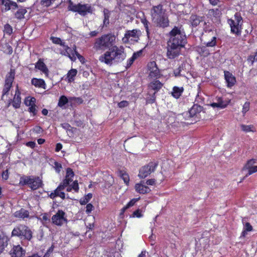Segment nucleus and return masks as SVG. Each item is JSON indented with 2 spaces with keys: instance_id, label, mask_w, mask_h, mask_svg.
Masks as SVG:
<instances>
[{
  "instance_id": "774afa93",
  "label": "nucleus",
  "mask_w": 257,
  "mask_h": 257,
  "mask_svg": "<svg viewBox=\"0 0 257 257\" xmlns=\"http://www.w3.org/2000/svg\"><path fill=\"white\" fill-rule=\"evenodd\" d=\"M148 255V252L146 250H143L141 252V253L138 255V257H147Z\"/></svg>"
},
{
  "instance_id": "0e129e2a",
  "label": "nucleus",
  "mask_w": 257,
  "mask_h": 257,
  "mask_svg": "<svg viewBox=\"0 0 257 257\" xmlns=\"http://www.w3.org/2000/svg\"><path fill=\"white\" fill-rule=\"evenodd\" d=\"M76 192H78L79 190L78 184L77 181H74L73 183L72 187H71Z\"/></svg>"
},
{
  "instance_id": "a19ab883",
  "label": "nucleus",
  "mask_w": 257,
  "mask_h": 257,
  "mask_svg": "<svg viewBox=\"0 0 257 257\" xmlns=\"http://www.w3.org/2000/svg\"><path fill=\"white\" fill-rule=\"evenodd\" d=\"M4 32L5 33L10 35L13 33L12 27L9 24H6L4 26Z\"/></svg>"
},
{
  "instance_id": "f8f14e48",
  "label": "nucleus",
  "mask_w": 257,
  "mask_h": 257,
  "mask_svg": "<svg viewBox=\"0 0 257 257\" xmlns=\"http://www.w3.org/2000/svg\"><path fill=\"white\" fill-rule=\"evenodd\" d=\"M148 68L150 71L149 76L151 78L158 77L160 75L159 70L155 61L150 62L148 64Z\"/></svg>"
},
{
  "instance_id": "09e8293b",
  "label": "nucleus",
  "mask_w": 257,
  "mask_h": 257,
  "mask_svg": "<svg viewBox=\"0 0 257 257\" xmlns=\"http://www.w3.org/2000/svg\"><path fill=\"white\" fill-rule=\"evenodd\" d=\"M257 172V166H253L252 168L248 171V173L246 175L245 177H247L251 174Z\"/></svg>"
},
{
  "instance_id": "8fccbe9b",
  "label": "nucleus",
  "mask_w": 257,
  "mask_h": 257,
  "mask_svg": "<svg viewBox=\"0 0 257 257\" xmlns=\"http://www.w3.org/2000/svg\"><path fill=\"white\" fill-rule=\"evenodd\" d=\"M54 168H55L56 171L58 173H59L61 171V169L62 168V165L61 164L59 163L58 162H54Z\"/></svg>"
},
{
  "instance_id": "c85d7f7f",
  "label": "nucleus",
  "mask_w": 257,
  "mask_h": 257,
  "mask_svg": "<svg viewBox=\"0 0 257 257\" xmlns=\"http://www.w3.org/2000/svg\"><path fill=\"white\" fill-rule=\"evenodd\" d=\"M77 73V71L75 69H72L68 71L67 78L69 82H71L74 81V77L76 75Z\"/></svg>"
},
{
  "instance_id": "4be33fe9",
  "label": "nucleus",
  "mask_w": 257,
  "mask_h": 257,
  "mask_svg": "<svg viewBox=\"0 0 257 257\" xmlns=\"http://www.w3.org/2000/svg\"><path fill=\"white\" fill-rule=\"evenodd\" d=\"M35 68L43 72L45 74L48 75L49 70L42 60L39 59L35 65Z\"/></svg>"
},
{
  "instance_id": "c9c22d12",
  "label": "nucleus",
  "mask_w": 257,
  "mask_h": 257,
  "mask_svg": "<svg viewBox=\"0 0 257 257\" xmlns=\"http://www.w3.org/2000/svg\"><path fill=\"white\" fill-rule=\"evenodd\" d=\"M198 51L201 55L204 56H207L209 54V50L205 46L198 48Z\"/></svg>"
},
{
  "instance_id": "69168bd1",
  "label": "nucleus",
  "mask_w": 257,
  "mask_h": 257,
  "mask_svg": "<svg viewBox=\"0 0 257 257\" xmlns=\"http://www.w3.org/2000/svg\"><path fill=\"white\" fill-rule=\"evenodd\" d=\"M104 13V20H109V15L108 13V11L107 10L104 9L103 11Z\"/></svg>"
},
{
  "instance_id": "f03ea898",
  "label": "nucleus",
  "mask_w": 257,
  "mask_h": 257,
  "mask_svg": "<svg viewBox=\"0 0 257 257\" xmlns=\"http://www.w3.org/2000/svg\"><path fill=\"white\" fill-rule=\"evenodd\" d=\"M168 42L183 48L187 43L186 36L181 27L175 26L169 32Z\"/></svg>"
},
{
  "instance_id": "4468645a",
  "label": "nucleus",
  "mask_w": 257,
  "mask_h": 257,
  "mask_svg": "<svg viewBox=\"0 0 257 257\" xmlns=\"http://www.w3.org/2000/svg\"><path fill=\"white\" fill-rule=\"evenodd\" d=\"M25 251L20 245H14L10 251L11 257H21L25 254Z\"/></svg>"
},
{
  "instance_id": "6e6552de",
  "label": "nucleus",
  "mask_w": 257,
  "mask_h": 257,
  "mask_svg": "<svg viewBox=\"0 0 257 257\" xmlns=\"http://www.w3.org/2000/svg\"><path fill=\"white\" fill-rule=\"evenodd\" d=\"M158 164L156 162H150L147 165L142 167L139 171V177L140 178H145L154 172L158 166Z\"/></svg>"
},
{
  "instance_id": "603ef678",
  "label": "nucleus",
  "mask_w": 257,
  "mask_h": 257,
  "mask_svg": "<svg viewBox=\"0 0 257 257\" xmlns=\"http://www.w3.org/2000/svg\"><path fill=\"white\" fill-rule=\"evenodd\" d=\"M135 60L136 59L135 56H132V57L130 58L127 61V64L125 66L126 68H129L132 65Z\"/></svg>"
},
{
  "instance_id": "49530a36",
  "label": "nucleus",
  "mask_w": 257,
  "mask_h": 257,
  "mask_svg": "<svg viewBox=\"0 0 257 257\" xmlns=\"http://www.w3.org/2000/svg\"><path fill=\"white\" fill-rule=\"evenodd\" d=\"M209 12L215 17H219L221 15V12L218 9L210 10Z\"/></svg>"
},
{
  "instance_id": "58836bf2",
  "label": "nucleus",
  "mask_w": 257,
  "mask_h": 257,
  "mask_svg": "<svg viewBox=\"0 0 257 257\" xmlns=\"http://www.w3.org/2000/svg\"><path fill=\"white\" fill-rule=\"evenodd\" d=\"M36 99L34 97H28L25 100V103L26 105L31 106L35 104Z\"/></svg>"
},
{
  "instance_id": "0eeeda50",
  "label": "nucleus",
  "mask_w": 257,
  "mask_h": 257,
  "mask_svg": "<svg viewBox=\"0 0 257 257\" xmlns=\"http://www.w3.org/2000/svg\"><path fill=\"white\" fill-rule=\"evenodd\" d=\"M15 71L14 69H11L10 72L7 75L4 87L3 90V94L2 99H4L6 95H7L12 87V83L15 79Z\"/></svg>"
},
{
  "instance_id": "052dcab7",
  "label": "nucleus",
  "mask_w": 257,
  "mask_h": 257,
  "mask_svg": "<svg viewBox=\"0 0 257 257\" xmlns=\"http://www.w3.org/2000/svg\"><path fill=\"white\" fill-rule=\"evenodd\" d=\"M244 229L248 231H250L252 230V227L249 223L246 222L244 225Z\"/></svg>"
},
{
  "instance_id": "a878e982",
  "label": "nucleus",
  "mask_w": 257,
  "mask_h": 257,
  "mask_svg": "<svg viewBox=\"0 0 257 257\" xmlns=\"http://www.w3.org/2000/svg\"><path fill=\"white\" fill-rule=\"evenodd\" d=\"M29 215V213L28 211H27L23 208L21 209L19 211H17L14 213L15 217L23 218V219L26 217H28Z\"/></svg>"
},
{
  "instance_id": "473e14b6",
  "label": "nucleus",
  "mask_w": 257,
  "mask_h": 257,
  "mask_svg": "<svg viewBox=\"0 0 257 257\" xmlns=\"http://www.w3.org/2000/svg\"><path fill=\"white\" fill-rule=\"evenodd\" d=\"M256 163V160L252 159L248 160L245 166L243 168V170H248V171L253 166V165Z\"/></svg>"
},
{
  "instance_id": "f704fd0d",
  "label": "nucleus",
  "mask_w": 257,
  "mask_h": 257,
  "mask_svg": "<svg viewBox=\"0 0 257 257\" xmlns=\"http://www.w3.org/2000/svg\"><path fill=\"white\" fill-rule=\"evenodd\" d=\"M68 102V100L67 98L65 96L62 95L59 98L58 105L60 107H62L65 104L67 103Z\"/></svg>"
},
{
  "instance_id": "bb28decb",
  "label": "nucleus",
  "mask_w": 257,
  "mask_h": 257,
  "mask_svg": "<svg viewBox=\"0 0 257 257\" xmlns=\"http://www.w3.org/2000/svg\"><path fill=\"white\" fill-rule=\"evenodd\" d=\"M184 91V89L182 87H179L174 86L173 88V91L172 92V96L175 98H179L181 95L182 93Z\"/></svg>"
},
{
  "instance_id": "423d86ee",
  "label": "nucleus",
  "mask_w": 257,
  "mask_h": 257,
  "mask_svg": "<svg viewBox=\"0 0 257 257\" xmlns=\"http://www.w3.org/2000/svg\"><path fill=\"white\" fill-rule=\"evenodd\" d=\"M141 35V32L139 30H127L125 31L124 36L122 38V41L125 44L130 42L131 43H137L138 42Z\"/></svg>"
},
{
  "instance_id": "aec40b11",
  "label": "nucleus",
  "mask_w": 257,
  "mask_h": 257,
  "mask_svg": "<svg viewBox=\"0 0 257 257\" xmlns=\"http://www.w3.org/2000/svg\"><path fill=\"white\" fill-rule=\"evenodd\" d=\"M2 5L5 7L6 11L11 9L15 10L18 8V5L16 2L11 1L10 0H0Z\"/></svg>"
},
{
  "instance_id": "13d9d810",
  "label": "nucleus",
  "mask_w": 257,
  "mask_h": 257,
  "mask_svg": "<svg viewBox=\"0 0 257 257\" xmlns=\"http://www.w3.org/2000/svg\"><path fill=\"white\" fill-rule=\"evenodd\" d=\"M72 181V179H67L65 178V179L63 181V182L61 183L63 184V185H64V186L66 187L68 186L69 183L71 182Z\"/></svg>"
},
{
  "instance_id": "e2e57ef3",
  "label": "nucleus",
  "mask_w": 257,
  "mask_h": 257,
  "mask_svg": "<svg viewBox=\"0 0 257 257\" xmlns=\"http://www.w3.org/2000/svg\"><path fill=\"white\" fill-rule=\"evenodd\" d=\"M138 199H133L132 200H131L126 205L128 208H130V207L133 206L135 203L138 201Z\"/></svg>"
},
{
  "instance_id": "6ab92c4d",
  "label": "nucleus",
  "mask_w": 257,
  "mask_h": 257,
  "mask_svg": "<svg viewBox=\"0 0 257 257\" xmlns=\"http://www.w3.org/2000/svg\"><path fill=\"white\" fill-rule=\"evenodd\" d=\"M9 240L8 236L3 232L0 233V254L2 253L5 248L8 246Z\"/></svg>"
},
{
  "instance_id": "9d476101",
  "label": "nucleus",
  "mask_w": 257,
  "mask_h": 257,
  "mask_svg": "<svg viewBox=\"0 0 257 257\" xmlns=\"http://www.w3.org/2000/svg\"><path fill=\"white\" fill-rule=\"evenodd\" d=\"M65 213L62 210H59L57 213L52 216V222L57 226H62L67 222V219L65 216Z\"/></svg>"
},
{
  "instance_id": "79ce46f5",
  "label": "nucleus",
  "mask_w": 257,
  "mask_h": 257,
  "mask_svg": "<svg viewBox=\"0 0 257 257\" xmlns=\"http://www.w3.org/2000/svg\"><path fill=\"white\" fill-rule=\"evenodd\" d=\"M234 19L233 20V21H234L235 23H239V24H241V23L242 19L240 14L238 13H235L234 16Z\"/></svg>"
},
{
  "instance_id": "1a4fd4ad",
  "label": "nucleus",
  "mask_w": 257,
  "mask_h": 257,
  "mask_svg": "<svg viewBox=\"0 0 257 257\" xmlns=\"http://www.w3.org/2000/svg\"><path fill=\"white\" fill-rule=\"evenodd\" d=\"M182 47L173 43L167 42L166 55L168 59H173L178 57L181 53Z\"/></svg>"
},
{
  "instance_id": "c756f323",
  "label": "nucleus",
  "mask_w": 257,
  "mask_h": 257,
  "mask_svg": "<svg viewBox=\"0 0 257 257\" xmlns=\"http://www.w3.org/2000/svg\"><path fill=\"white\" fill-rule=\"evenodd\" d=\"M51 40H52L53 43L56 44H59L61 46L64 47L66 50L69 49V48L67 46L65 45V43L62 42L61 39L59 38L51 37Z\"/></svg>"
},
{
  "instance_id": "f257e3e1",
  "label": "nucleus",
  "mask_w": 257,
  "mask_h": 257,
  "mask_svg": "<svg viewBox=\"0 0 257 257\" xmlns=\"http://www.w3.org/2000/svg\"><path fill=\"white\" fill-rule=\"evenodd\" d=\"M124 48L122 46L113 45L99 58V60L107 65L122 62L126 58Z\"/></svg>"
},
{
  "instance_id": "a18cd8bd",
  "label": "nucleus",
  "mask_w": 257,
  "mask_h": 257,
  "mask_svg": "<svg viewBox=\"0 0 257 257\" xmlns=\"http://www.w3.org/2000/svg\"><path fill=\"white\" fill-rule=\"evenodd\" d=\"M74 175V174L72 170L69 168H67L65 178L72 179V178L73 177Z\"/></svg>"
},
{
  "instance_id": "338daca9",
  "label": "nucleus",
  "mask_w": 257,
  "mask_h": 257,
  "mask_svg": "<svg viewBox=\"0 0 257 257\" xmlns=\"http://www.w3.org/2000/svg\"><path fill=\"white\" fill-rule=\"evenodd\" d=\"M156 180L154 179H149L146 181V184L148 185H153L155 184Z\"/></svg>"
},
{
  "instance_id": "9b49d317",
  "label": "nucleus",
  "mask_w": 257,
  "mask_h": 257,
  "mask_svg": "<svg viewBox=\"0 0 257 257\" xmlns=\"http://www.w3.org/2000/svg\"><path fill=\"white\" fill-rule=\"evenodd\" d=\"M152 20L157 26L160 28H165L169 26V21L166 14L158 18L156 17Z\"/></svg>"
},
{
  "instance_id": "e433bc0d",
  "label": "nucleus",
  "mask_w": 257,
  "mask_h": 257,
  "mask_svg": "<svg viewBox=\"0 0 257 257\" xmlns=\"http://www.w3.org/2000/svg\"><path fill=\"white\" fill-rule=\"evenodd\" d=\"M30 176H23L21 177L20 179L19 184L21 186L27 185L29 180Z\"/></svg>"
},
{
  "instance_id": "dca6fc26",
  "label": "nucleus",
  "mask_w": 257,
  "mask_h": 257,
  "mask_svg": "<svg viewBox=\"0 0 257 257\" xmlns=\"http://www.w3.org/2000/svg\"><path fill=\"white\" fill-rule=\"evenodd\" d=\"M163 6L160 4L156 6H154L152 10V20L155 19L156 17H159L164 14H166L164 11L163 10Z\"/></svg>"
},
{
  "instance_id": "864d4df0",
  "label": "nucleus",
  "mask_w": 257,
  "mask_h": 257,
  "mask_svg": "<svg viewBox=\"0 0 257 257\" xmlns=\"http://www.w3.org/2000/svg\"><path fill=\"white\" fill-rule=\"evenodd\" d=\"M86 208V212L87 214H89L93 209L94 207L91 203H89V204H87Z\"/></svg>"
},
{
  "instance_id": "a211bd4d",
  "label": "nucleus",
  "mask_w": 257,
  "mask_h": 257,
  "mask_svg": "<svg viewBox=\"0 0 257 257\" xmlns=\"http://www.w3.org/2000/svg\"><path fill=\"white\" fill-rule=\"evenodd\" d=\"M224 73L225 79L227 84V87H231L236 82L235 77L229 71H224Z\"/></svg>"
},
{
  "instance_id": "ddd939ff",
  "label": "nucleus",
  "mask_w": 257,
  "mask_h": 257,
  "mask_svg": "<svg viewBox=\"0 0 257 257\" xmlns=\"http://www.w3.org/2000/svg\"><path fill=\"white\" fill-rule=\"evenodd\" d=\"M21 92L19 90L18 85H17L16 93L15 96L14 97L13 100L11 99L9 100V106L10 105L11 102H13V106L15 108H18L20 107V104L21 103V98L20 97Z\"/></svg>"
},
{
  "instance_id": "2eb2a0df",
  "label": "nucleus",
  "mask_w": 257,
  "mask_h": 257,
  "mask_svg": "<svg viewBox=\"0 0 257 257\" xmlns=\"http://www.w3.org/2000/svg\"><path fill=\"white\" fill-rule=\"evenodd\" d=\"M228 23L231 28V33L236 34V35H239L241 34V24L239 23H235L233 20L229 19Z\"/></svg>"
},
{
  "instance_id": "5701e85b",
  "label": "nucleus",
  "mask_w": 257,
  "mask_h": 257,
  "mask_svg": "<svg viewBox=\"0 0 257 257\" xmlns=\"http://www.w3.org/2000/svg\"><path fill=\"white\" fill-rule=\"evenodd\" d=\"M203 107L198 104H194L189 111L190 117H193L202 111Z\"/></svg>"
},
{
  "instance_id": "4d7b16f0",
  "label": "nucleus",
  "mask_w": 257,
  "mask_h": 257,
  "mask_svg": "<svg viewBox=\"0 0 257 257\" xmlns=\"http://www.w3.org/2000/svg\"><path fill=\"white\" fill-rule=\"evenodd\" d=\"M73 51H74V53L72 54V55L73 56L71 57L70 55H69V57L72 60V61H74L75 59H76V58L74 57V54L77 56V55L78 54H79L78 53V52L76 51V46H74V47L73 48Z\"/></svg>"
},
{
  "instance_id": "2f4dec72",
  "label": "nucleus",
  "mask_w": 257,
  "mask_h": 257,
  "mask_svg": "<svg viewBox=\"0 0 257 257\" xmlns=\"http://www.w3.org/2000/svg\"><path fill=\"white\" fill-rule=\"evenodd\" d=\"M240 127L242 131L245 133H248L250 132H254V127L252 125H245V124H241Z\"/></svg>"
},
{
  "instance_id": "5fc2aeb1",
  "label": "nucleus",
  "mask_w": 257,
  "mask_h": 257,
  "mask_svg": "<svg viewBox=\"0 0 257 257\" xmlns=\"http://www.w3.org/2000/svg\"><path fill=\"white\" fill-rule=\"evenodd\" d=\"M128 105V102L127 101L123 100L118 103V106L120 108H123L127 106Z\"/></svg>"
},
{
  "instance_id": "393cba45",
  "label": "nucleus",
  "mask_w": 257,
  "mask_h": 257,
  "mask_svg": "<svg viewBox=\"0 0 257 257\" xmlns=\"http://www.w3.org/2000/svg\"><path fill=\"white\" fill-rule=\"evenodd\" d=\"M190 20L193 27H197L203 21L202 17L196 15H192Z\"/></svg>"
},
{
  "instance_id": "cd10ccee",
  "label": "nucleus",
  "mask_w": 257,
  "mask_h": 257,
  "mask_svg": "<svg viewBox=\"0 0 257 257\" xmlns=\"http://www.w3.org/2000/svg\"><path fill=\"white\" fill-rule=\"evenodd\" d=\"M31 82L33 85L38 87L44 88L45 85V81L41 79L33 78Z\"/></svg>"
},
{
  "instance_id": "de8ad7c7",
  "label": "nucleus",
  "mask_w": 257,
  "mask_h": 257,
  "mask_svg": "<svg viewBox=\"0 0 257 257\" xmlns=\"http://www.w3.org/2000/svg\"><path fill=\"white\" fill-rule=\"evenodd\" d=\"M250 103L249 102H245L243 106L242 113L245 114L247 111L249 110Z\"/></svg>"
},
{
  "instance_id": "6e6d98bb",
  "label": "nucleus",
  "mask_w": 257,
  "mask_h": 257,
  "mask_svg": "<svg viewBox=\"0 0 257 257\" xmlns=\"http://www.w3.org/2000/svg\"><path fill=\"white\" fill-rule=\"evenodd\" d=\"M182 67L180 66L178 68L176 69L174 71V74L175 76H179L181 75V71L182 70Z\"/></svg>"
},
{
  "instance_id": "ea45409f",
  "label": "nucleus",
  "mask_w": 257,
  "mask_h": 257,
  "mask_svg": "<svg viewBox=\"0 0 257 257\" xmlns=\"http://www.w3.org/2000/svg\"><path fill=\"white\" fill-rule=\"evenodd\" d=\"M216 38L215 36L212 37L211 40L207 42H204V44L207 47H213L216 44Z\"/></svg>"
},
{
  "instance_id": "c03bdc74",
  "label": "nucleus",
  "mask_w": 257,
  "mask_h": 257,
  "mask_svg": "<svg viewBox=\"0 0 257 257\" xmlns=\"http://www.w3.org/2000/svg\"><path fill=\"white\" fill-rule=\"evenodd\" d=\"M211 105L213 107H220L221 108H225L226 106V104H223L222 101L212 103L211 104Z\"/></svg>"
},
{
  "instance_id": "f3484780",
  "label": "nucleus",
  "mask_w": 257,
  "mask_h": 257,
  "mask_svg": "<svg viewBox=\"0 0 257 257\" xmlns=\"http://www.w3.org/2000/svg\"><path fill=\"white\" fill-rule=\"evenodd\" d=\"M163 84L159 80H154L148 84L149 92L151 90H154L156 93L162 87Z\"/></svg>"
},
{
  "instance_id": "72a5a7b5",
  "label": "nucleus",
  "mask_w": 257,
  "mask_h": 257,
  "mask_svg": "<svg viewBox=\"0 0 257 257\" xmlns=\"http://www.w3.org/2000/svg\"><path fill=\"white\" fill-rule=\"evenodd\" d=\"M92 197V194L91 193H88L86 196H84V198H81L80 200V203L81 205L86 204L87 203L89 202L90 199Z\"/></svg>"
},
{
  "instance_id": "4c0bfd02",
  "label": "nucleus",
  "mask_w": 257,
  "mask_h": 257,
  "mask_svg": "<svg viewBox=\"0 0 257 257\" xmlns=\"http://www.w3.org/2000/svg\"><path fill=\"white\" fill-rule=\"evenodd\" d=\"M149 96L147 97V103L151 104L154 103L156 100V92H154L152 94L149 92Z\"/></svg>"
},
{
  "instance_id": "39448f33",
  "label": "nucleus",
  "mask_w": 257,
  "mask_h": 257,
  "mask_svg": "<svg viewBox=\"0 0 257 257\" xmlns=\"http://www.w3.org/2000/svg\"><path fill=\"white\" fill-rule=\"evenodd\" d=\"M68 9L70 11L77 12L81 16H85L88 13L91 14L92 12V8L89 4H78L74 5L70 1Z\"/></svg>"
},
{
  "instance_id": "412c9836",
  "label": "nucleus",
  "mask_w": 257,
  "mask_h": 257,
  "mask_svg": "<svg viewBox=\"0 0 257 257\" xmlns=\"http://www.w3.org/2000/svg\"><path fill=\"white\" fill-rule=\"evenodd\" d=\"M144 181H141L140 183L137 184L135 186L136 191L140 194H146L149 193L150 189L144 185Z\"/></svg>"
},
{
  "instance_id": "bf43d9fd",
  "label": "nucleus",
  "mask_w": 257,
  "mask_h": 257,
  "mask_svg": "<svg viewBox=\"0 0 257 257\" xmlns=\"http://www.w3.org/2000/svg\"><path fill=\"white\" fill-rule=\"evenodd\" d=\"M36 105L35 104L31 106H30L29 108V110L30 112H32L33 113L34 115H35L36 114Z\"/></svg>"
},
{
  "instance_id": "680f3d73",
  "label": "nucleus",
  "mask_w": 257,
  "mask_h": 257,
  "mask_svg": "<svg viewBox=\"0 0 257 257\" xmlns=\"http://www.w3.org/2000/svg\"><path fill=\"white\" fill-rule=\"evenodd\" d=\"M56 193V196H59L61 197L62 199H64L65 198V193L62 191H57Z\"/></svg>"
},
{
  "instance_id": "3c124183",
  "label": "nucleus",
  "mask_w": 257,
  "mask_h": 257,
  "mask_svg": "<svg viewBox=\"0 0 257 257\" xmlns=\"http://www.w3.org/2000/svg\"><path fill=\"white\" fill-rule=\"evenodd\" d=\"M40 3L42 6L46 7H49L52 4L50 0H42Z\"/></svg>"
},
{
  "instance_id": "7c9ffc66",
  "label": "nucleus",
  "mask_w": 257,
  "mask_h": 257,
  "mask_svg": "<svg viewBox=\"0 0 257 257\" xmlns=\"http://www.w3.org/2000/svg\"><path fill=\"white\" fill-rule=\"evenodd\" d=\"M26 9L21 8L19 9L18 11L15 13V17L19 19H22L24 18V15L27 13Z\"/></svg>"
},
{
  "instance_id": "20e7f679",
  "label": "nucleus",
  "mask_w": 257,
  "mask_h": 257,
  "mask_svg": "<svg viewBox=\"0 0 257 257\" xmlns=\"http://www.w3.org/2000/svg\"><path fill=\"white\" fill-rule=\"evenodd\" d=\"M32 231L26 225L19 224L12 230V236H17L20 239L30 240L32 238Z\"/></svg>"
},
{
  "instance_id": "7ed1b4c3",
  "label": "nucleus",
  "mask_w": 257,
  "mask_h": 257,
  "mask_svg": "<svg viewBox=\"0 0 257 257\" xmlns=\"http://www.w3.org/2000/svg\"><path fill=\"white\" fill-rule=\"evenodd\" d=\"M115 43V37L111 34L104 35L96 39L94 48L96 50H104L114 45Z\"/></svg>"
},
{
  "instance_id": "b1692460",
  "label": "nucleus",
  "mask_w": 257,
  "mask_h": 257,
  "mask_svg": "<svg viewBox=\"0 0 257 257\" xmlns=\"http://www.w3.org/2000/svg\"><path fill=\"white\" fill-rule=\"evenodd\" d=\"M42 181L39 177L34 176L30 188L32 190H35L41 186Z\"/></svg>"
},
{
  "instance_id": "37998d69",
  "label": "nucleus",
  "mask_w": 257,
  "mask_h": 257,
  "mask_svg": "<svg viewBox=\"0 0 257 257\" xmlns=\"http://www.w3.org/2000/svg\"><path fill=\"white\" fill-rule=\"evenodd\" d=\"M120 177L124 181V182L126 185H128V184L129 183V180H130L129 176H128V174H127L125 173L120 172Z\"/></svg>"
}]
</instances>
